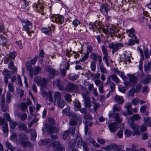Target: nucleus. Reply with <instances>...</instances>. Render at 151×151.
Returning <instances> with one entry per match:
<instances>
[{
  "label": "nucleus",
  "mask_w": 151,
  "mask_h": 151,
  "mask_svg": "<svg viewBox=\"0 0 151 151\" xmlns=\"http://www.w3.org/2000/svg\"><path fill=\"white\" fill-rule=\"evenodd\" d=\"M71 95L68 93L65 94L64 96L65 100L69 103L71 101Z\"/></svg>",
  "instance_id": "nucleus-28"
},
{
  "label": "nucleus",
  "mask_w": 151,
  "mask_h": 151,
  "mask_svg": "<svg viewBox=\"0 0 151 151\" xmlns=\"http://www.w3.org/2000/svg\"><path fill=\"white\" fill-rule=\"evenodd\" d=\"M64 18L61 15H57L55 18V21L56 23H58L59 24L62 23L64 21Z\"/></svg>",
  "instance_id": "nucleus-18"
},
{
  "label": "nucleus",
  "mask_w": 151,
  "mask_h": 151,
  "mask_svg": "<svg viewBox=\"0 0 151 151\" xmlns=\"http://www.w3.org/2000/svg\"><path fill=\"white\" fill-rule=\"evenodd\" d=\"M7 40L4 37H0V45L4 46L6 44Z\"/></svg>",
  "instance_id": "nucleus-39"
},
{
  "label": "nucleus",
  "mask_w": 151,
  "mask_h": 151,
  "mask_svg": "<svg viewBox=\"0 0 151 151\" xmlns=\"http://www.w3.org/2000/svg\"><path fill=\"white\" fill-rule=\"evenodd\" d=\"M139 101V100L138 98H135L132 100V102L133 104L136 105L138 104Z\"/></svg>",
  "instance_id": "nucleus-58"
},
{
  "label": "nucleus",
  "mask_w": 151,
  "mask_h": 151,
  "mask_svg": "<svg viewBox=\"0 0 151 151\" xmlns=\"http://www.w3.org/2000/svg\"><path fill=\"white\" fill-rule=\"evenodd\" d=\"M114 117L117 123H120L122 122V119L120 118L119 114L118 113H114Z\"/></svg>",
  "instance_id": "nucleus-24"
},
{
  "label": "nucleus",
  "mask_w": 151,
  "mask_h": 151,
  "mask_svg": "<svg viewBox=\"0 0 151 151\" xmlns=\"http://www.w3.org/2000/svg\"><path fill=\"white\" fill-rule=\"evenodd\" d=\"M90 57L95 61H99V64L101 63L102 60L100 55L98 54L92 53Z\"/></svg>",
  "instance_id": "nucleus-7"
},
{
  "label": "nucleus",
  "mask_w": 151,
  "mask_h": 151,
  "mask_svg": "<svg viewBox=\"0 0 151 151\" xmlns=\"http://www.w3.org/2000/svg\"><path fill=\"white\" fill-rule=\"evenodd\" d=\"M60 142L59 141H55L51 143L50 145H52L53 147L57 146L60 145Z\"/></svg>",
  "instance_id": "nucleus-59"
},
{
  "label": "nucleus",
  "mask_w": 151,
  "mask_h": 151,
  "mask_svg": "<svg viewBox=\"0 0 151 151\" xmlns=\"http://www.w3.org/2000/svg\"><path fill=\"white\" fill-rule=\"evenodd\" d=\"M20 130H25L27 128L26 125L24 124H20L18 126Z\"/></svg>",
  "instance_id": "nucleus-61"
},
{
  "label": "nucleus",
  "mask_w": 151,
  "mask_h": 151,
  "mask_svg": "<svg viewBox=\"0 0 151 151\" xmlns=\"http://www.w3.org/2000/svg\"><path fill=\"white\" fill-rule=\"evenodd\" d=\"M117 123L114 122L109 124V127L111 132H115L117 130Z\"/></svg>",
  "instance_id": "nucleus-11"
},
{
  "label": "nucleus",
  "mask_w": 151,
  "mask_h": 151,
  "mask_svg": "<svg viewBox=\"0 0 151 151\" xmlns=\"http://www.w3.org/2000/svg\"><path fill=\"white\" fill-rule=\"evenodd\" d=\"M5 145L7 148L11 151H14V150L15 149V148L13 147L12 146L8 141L6 142Z\"/></svg>",
  "instance_id": "nucleus-31"
},
{
  "label": "nucleus",
  "mask_w": 151,
  "mask_h": 151,
  "mask_svg": "<svg viewBox=\"0 0 151 151\" xmlns=\"http://www.w3.org/2000/svg\"><path fill=\"white\" fill-rule=\"evenodd\" d=\"M3 74L5 76H8L9 78H11V76L10 75V73L8 70H5L3 71Z\"/></svg>",
  "instance_id": "nucleus-54"
},
{
  "label": "nucleus",
  "mask_w": 151,
  "mask_h": 151,
  "mask_svg": "<svg viewBox=\"0 0 151 151\" xmlns=\"http://www.w3.org/2000/svg\"><path fill=\"white\" fill-rule=\"evenodd\" d=\"M82 95L84 99L85 107L86 108H90L91 106V104L89 96L85 93H82Z\"/></svg>",
  "instance_id": "nucleus-3"
},
{
  "label": "nucleus",
  "mask_w": 151,
  "mask_h": 151,
  "mask_svg": "<svg viewBox=\"0 0 151 151\" xmlns=\"http://www.w3.org/2000/svg\"><path fill=\"white\" fill-rule=\"evenodd\" d=\"M111 149H114L118 151H120V149L122 147V146L120 145H117L115 144H111Z\"/></svg>",
  "instance_id": "nucleus-27"
},
{
  "label": "nucleus",
  "mask_w": 151,
  "mask_h": 151,
  "mask_svg": "<svg viewBox=\"0 0 151 151\" xmlns=\"http://www.w3.org/2000/svg\"><path fill=\"white\" fill-rule=\"evenodd\" d=\"M8 68L11 70L14 69L15 71H17V68L14 66L13 61H10V63H9Z\"/></svg>",
  "instance_id": "nucleus-32"
},
{
  "label": "nucleus",
  "mask_w": 151,
  "mask_h": 151,
  "mask_svg": "<svg viewBox=\"0 0 151 151\" xmlns=\"http://www.w3.org/2000/svg\"><path fill=\"white\" fill-rule=\"evenodd\" d=\"M21 7L23 9H27L28 10V2L24 0H23V1L22 3V6Z\"/></svg>",
  "instance_id": "nucleus-36"
},
{
  "label": "nucleus",
  "mask_w": 151,
  "mask_h": 151,
  "mask_svg": "<svg viewBox=\"0 0 151 151\" xmlns=\"http://www.w3.org/2000/svg\"><path fill=\"white\" fill-rule=\"evenodd\" d=\"M3 127V131L4 132L6 133L8 132V126L7 123L4 124Z\"/></svg>",
  "instance_id": "nucleus-45"
},
{
  "label": "nucleus",
  "mask_w": 151,
  "mask_h": 151,
  "mask_svg": "<svg viewBox=\"0 0 151 151\" xmlns=\"http://www.w3.org/2000/svg\"><path fill=\"white\" fill-rule=\"evenodd\" d=\"M140 119L141 116L139 114H134L130 119H128V122L131 121L132 122L134 123L135 121H138Z\"/></svg>",
  "instance_id": "nucleus-14"
},
{
  "label": "nucleus",
  "mask_w": 151,
  "mask_h": 151,
  "mask_svg": "<svg viewBox=\"0 0 151 151\" xmlns=\"http://www.w3.org/2000/svg\"><path fill=\"white\" fill-rule=\"evenodd\" d=\"M54 97L56 99H61V93L58 91L55 92L54 93Z\"/></svg>",
  "instance_id": "nucleus-34"
},
{
  "label": "nucleus",
  "mask_w": 151,
  "mask_h": 151,
  "mask_svg": "<svg viewBox=\"0 0 151 151\" xmlns=\"http://www.w3.org/2000/svg\"><path fill=\"white\" fill-rule=\"evenodd\" d=\"M22 144L25 147H28L30 148H31L32 147V145L30 142L28 141L22 140L21 142Z\"/></svg>",
  "instance_id": "nucleus-23"
},
{
  "label": "nucleus",
  "mask_w": 151,
  "mask_h": 151,
  "mask_svg": "<svg viewBox=\"0 0 151 151\" xmlns=\"http://www.w3.org/2000/svg\"><path fill=\"white\" fill-rule=\"evenodd\" d=\"M4 118L6 120H8L9 122L12 121L11 118L9 114L8 113L4 114Z\"/></svg>",
  "instance_id": "nucleus-55"
},
{
  "label": "nucleus",
  "mask_w": 151,
  "mask_h": 151,
  "mask_svg": "<svg viewBox=\"0 0 151 151\" xmlns=\"http://www.w3.org/2000/svg\"><path fill=\"white\" fill-rule=\"evenodd\" d=\"M74 104L75 107L78 109H80L81 107V105L78 101H75L74 102Z\"/></svg>",
  "instance_id": "nucleus-52"
},
{
  "label": "nucleus",
  "mask_w": 151,
  "mask_h": 151,
  "mask_svg": "<svg viewBox=\"0 0 151 151\" xmlns=\"http://www.w3.org/2000/svg\"><path fill=\"white\" fill-rule=\"evenodd\" d=\"M151 67V62H148L145 64V71L147 73H148L150 71Z\"/></svg>",
  "instance_id": "nucleus-26"
},
{
  "label": "nucleus",
  "mask_w": 151,
  "mask_h": 151,
  "mask_svg": "<svg viewBox=\"0 0 151 151\" xmlns=\"http://www.w3.org/2000/svg\"><path fill=\"white\" fill-rule=\"evenodd\" d=\"M109 79H108L107 80V83H109V85L111 88V91L112 92L115 90V85L113 82L111 81V80Z\"/></svg>",
  "instance_id": "nucleus-22"
},
{
  "label": "nucleus",
  "mask_w": 151,
  "mask_h": 151,
  "mask_svg": "<svg viewBox=\"0 0 151 151\" xmlns=\"http://www.w3.org/2000/svg\"><path fill=\"white\" fill-rule=\"evenodd\" d=\"M101 12L104 15H106L108 13L106 6L104 5H102L100 9Z\"/></svg>",
  "instance_id": "nucleus-20"
},
{
  "label": "nucleus",
  "mask_w": 151,
  "mask_h": 151,
  "mask_svg": "<svg viewBox=\"0 0 151 151\" xmlns=\"http://www.w3.org/2000/svg\"><path fill=\"white\" fill-rule=\"evenodd\" d=\"M65 89L67 92L73 91L77 93L79 91L78 86L72 83H68L66 84L65 87Z\"/></svg>",
  "instance_id": "nucleus-2"
},
{
  "label": "nucleus",
  "mask_w": 151,
  "mask_h": 151,
  "mask_svg": "<svg viewBox=\"0 0 151 151\" xmlns=\"http://www.w3.org/2000/svg\"><path fill=\"white\" fill-rule=\"evenodd\" d=\"M57 102L58 107L60 108H63L65 106V103L62 99L57 100Z\"/></svg>",
  "instance_id": "nucleus-25"
},
{
  "label": "nucleus",
  "mask_w": 151,
  "mask_h": 151,
  "mask_svg": "<svg viewBox=\"0 0 151 151\" xmlns=\"http://www.w3.org/2000/svg\"><path fill=\"white\" fill-rule=\"evenodd\" d=\"M9 91L10 92H13L14 89L13 87V84L12 83H9L8 86Z\"/></svg>",
  "instance_id": "nucleus-62"
},
{
  "label": "nucleus",
  "mask_w": 151,
  "mask_h": 151,
  "mask_svg": "<svg viewBox=\"0 0 151 151\" xmlns=\"http://www.w3.org/2000/svg\"><path fill=\"white\" fill-rule=\"evenodd\" d=\"M47 79L42 78L40 80L38 85L41 86V88H46L47 87Z\"/></svg>",
  "instance_id": "nucleus-13"
},
{
  "label": "nucleus",
  "mask_w": 151,
  "mask_h": 151,
  "mask_svg": "<svg viewBox=\"0 0 151 151\" xmlns=\"http://www.w3.org/2000/svg\"><path fill=\"white\" fill-rule=\"evenodd\" d=\"M27 69L29 71V75L32 79L33 78V69L32 68L31 64L29 62L27 63Z\"/></svg>",
  "instance_id": "nucleus-15"
},
{
  "label": "nucleus",
  "mask_w": 151,
  "mask_h": 151,
  "mask_svg": "<svg viewBox=\"0 0 151 151\" xmlns=\"http://www.w3.org/2000/svg\"><path fill=\"white\" fill-rule=\"evenodd\" d=\"M11 59L7 55L5 56L4 59V63L5 64H7L9 63H10V61H12Z\"/></svg>",
  "instance_id": "nucleus-46"
},
{
  "label": "nucleus",
  "mask_w": 151,
  "mask_h": 151,
  "mask_svg": "<svg viewBox=\"0 0 151 151\" xmlns=\"http://www.w3.org/2000/svg\"><path fill=\"white\" fill-rule=\"evenodd\" d=\"M91 68L92 71H94L96 70V62L92 61L91 63Z\"/></svg>",
  "instance_id": "nucleus-48"
},
{
  "label": "nucleus",
  "mask_w": 151,
  "mask_h": 151,
  "mask_svg": "<svg viewBox=\"0 0 151 151\" xmlns=\"http://www.w3.org/2000/svg\"><path fill=\"white\" fill-rule=\"evenodd\" d=\"M77 124V120L75 119H72L70 120L69 124L71 126H76Z\"/></svg>",
  "instance_id": "nucleus-44"
},
{
  "label": "nucleus",
  "mask_w": 151,
  "mask_h": 151,
  "mask_svg": "<svg viewBox=\"0 0 151 151\" xmlns=\"http://www.w3.org/2000/svg\"><path fill=\"white\" fill-rule=\"evenodd\" d=\"M51 142V140L49 138H47L45 139H41L39 142L40 145H44L47 144H50Z\"/></svg>",
  "instance_id": "nucleus-16"
},
{
  "label": "nucleus",
  "mask_w": 151,
  "mask_h": 151,
  "mask_svg": "<svg viewBox=\"0 0 151 151\" xmlns=\"http://www.w3.org/2000/svg\"><path fill=\"white\" fill-rule=\"evenodd\" d=\"M41 68L40 67L37 66L36 67H35V71H33V75H35L39 73L41 71Z\"/></svg>",
  "instance_id": "nucleus-38"
},
{
  "label": "nucleus",
  "mask_w": 151,
  "mask_h": 151,
  "mask_svg": "<svg viewBox=\"0 0 151 151\" xmlns=\"http://www.w3.org/2000/svg\"><path fill=\"white\" fill-rule=\"evenodd\" d=\"M78 145H81L83 147V148L84 151H89V149L87 147L86 144L84 142L81 141V142H79L77 143Z\"/></svg>",
  "instance_id": "nucleus-19"
},
{
  "label": "nucleus",
  "mask_w": 151,
  "mask_h": 151,
  "mask_svg": "<svg viewBox=\"0 0 151 151\" xmlns=\"http://www.w3.org/2000/svg\"><path fill=\"white\" fill-rule=\"evenodd\" d=\"M47 129L48 133L50 134H51L52 133H57L58 131V129L57 127L50 125L47 126Z\"/></svg>",
  "instance_id": "nucleus-8"
},
{
  "label": "nucleus",
  "mask_w": 151,
  "mask_h": 151,
  "mask_svg": "<svg viewBox=\"0 0 151 151\" xmlns=\"http://www.w3.org/2000/svg\"><path fill=\"white\" fill-rule=\"evenodd\" d=\"M53 84L54 86H55L56 85V86L58 88L59 90L62 91L64 90V86L61 85L60 81L59 79H57L55 81H54Z\"/></svg>",
  "instance_id": "nucleus-10"
},
{
  "label": "nucleus",
  "mask_w": 151,
  "mask_h": 151,
  "mask_svg": "<svg viewBox=\"0 0 151 151\" xmlns=\"http://www.w3.org/2000/svg\"><path fill=\"white\" fill-rule=\"evenodd\" d=\"M16 55V53L15 52H14L12 53H10L8 55H7L8 56H9V57L11 59H14Z\"/></svg>",
  "instance_id": "nucleus-50"
},
{
  "label": "nucleus",
  "mask_w": 151,
  "mask_h": 151,
  "mask_svg": "<svg viewBox=\"0 0 151 151\" xmlns=\"http://www.w3.org/2000/svg\"><path fill=\"white\" fill-rule=\"evenodd\" d=\"M76 145V141L75 140L71 141L69 143L68 148L71 150L75 149Z\"/></svg>",
  "instance_id": "nucleus-29"
},
{
  "label": "nucleus",
  "mask_w": 151,
  "mask_h": 151,
  "mask_svg": "<svg viewBox=\"0 0 151 151\" xmlns=\"http://www.w3.org/2000/svg\"><path fill=\"white\" fill-rule=\"evenodd\" d=\"M108 79H109L110 80V79H111L112 81L116 84L119 83L120 82L119 79L115 74H112L109 76L107 77V80Z\"/></svg>",
  "instance_id": "nucleus-12"
},
{
  "label": "nucleus",
  "mask_w": 151,
  "mask_h": 151,
  "mask_svg": "<svg viewBox=\"0 0 151 151\" xmlns=\"http://www.w3.org/2000/svg\"><path fill=\"white\" fill-rule=\"evenodd\" d=\"M9 122L11 127L13 129H14L16 126L18 124L17 123L15 122H12V121L11 122Z\"/></svg>",
  "instance_id": "nucleus-63"
},
{
  "label": "nucleus",
  "mask_w": 151,
  "mask_h": 151,
  "mask_svg": "<svg viewBox=\"0 0 151 151\" xmlns=\"http://www.w3.org/2000/svg\"><path fill=\"white\" fill-rule=\"evenodd\" d=\"M130 127L133 129L132 135L133 136L135 135L139 136L140 132L139 130V126L135 124L134 123L132 122L131 121L128 122Z\"/></svg>",
  "instance_id": "nucleus-1"
},
{
  "label": "nucleus",
  "mask_w": 151,
  "mask_h": 151,
  "mask_svg": "<svg viewBox=\"0 0 151 151\" xmlns=\"http://www.w3.org/2000/svg\"><path fill=\"white\" fill-rule=\"evenodd\" d=\"M22 22L23 30L27 31V33L29 34V32H31L30 30L32 27V23L28 20H24Z\"/></svg>",
  "instance_id": "nucleus-5"
},
{
  "label": "nucleus",
  "mask_w": 151,
  "mask_h": 151,
  "mask_svg": "<svg viewBox=\"0 0 151 151\" xmlns=\"http://www.w3.org/2000/svg\"><path fill=\"white\" fill-rule=\"evenodd\" d=\"M118 89L119 91L123 93H124L126 90V87L124 86H119Z\"/></svg>",
  "instance_id": "nucleus-51"
},
{
  "label": "nucleus",
  "mask_w": 151,
  "mask_h": 151,
  "mask_svg": "<svg viewBox=\"0 0 151 151\" xmlns=\"http://www.w3.org/2000/svg\"><path fill=\"white\" fill-rule=\"evenodd\" d=\"M114 101L117 103L122 104L124 102L123 98L120 96L116 95L114 97Z\"/></svg>",
  "instance_id": "nucleus-17"
},
{
  "label": "nucleus",
  "mask_w": 151,
  "mask_h": 151,
  "mask_svg": "<svg viewBox=\"0 0 151 151\" xmlns=\"http://www.w3.org/2000/svg\"><path fill=\"white\" fill-rule=\"evenodd\" d=\"M100 106V105L97 103H93V109L95 111H96Z\"/></svg>",
  "instance_id": "nucleus-53"
},
{
  "label": "nucleus",
  "mask_w": 151,
  "mask_h": 151,
  "mask_svg": "<svg viewBox=\"0 0 151 151\" xmlns=\"http://www.w3.org/2000/svg\"><path fill=\"white\" fill-rule=\"evenodd\" d=\"M132 134V132H131L129 130L126 129L125 131V134L126 136L127 137H129L131 134Z\"/></svg>",
  "instance_id": "nucleus-56"
},
{
  "label": "nucleus",
  "mask_w": 151,
  "mask_h": 151,
  "mask_svg": "<svg viewBox=\"0 0 151 151\" xmlns=\"http://www.w3.org/2000/svg\"><path fill=\"white\" fill-rule=\"evenodd\" d=\"M40 79H41L40 77L36 76L34 78V81L35 83L38 84L40 82Z\"/></svg>",
  "instance_id": "nucleus-64"
},
{
  "label": "nucleus",
  "mask_w": 151,
  "mask_h": 151,
  "mask_svg": "<svg viewBox=\"0 0 151 151\" xmlns=\"http://www.w3.org/2000/svg\"><path fill=\"white\" fill-rule=\"evenodd\" d=\"M20 106L22 111H24L25 110H27V105L26 103H22L20 105Z\"/></svg>",
  "instance_id": "nucleus-37"
},
{
  "label": "nucleus",
  "mask_w": 151,
  "mask_h": 151,
  "mask_svg": "<svg viewBox=\"0 0 151 151\" xmlns=\"http://www.w3.org/2000/svg\"><path fill=\"white\" fill-rule=\"evenodd\" d=\"M129 82L132 84H136L138 80V78L134 74H128Z\"/></svg>",
  "instance_id": "nucleus-9"
},
{
  "label": "nucleus",
  "mask_w": 151,
  "mask_h": 151,
  "mask_svg": "<svg viewBox=\"0 0 151 151\" xmlns=\"http://www.w3.org/2000/svg\"><path fill=\"white\" fill-rule=\"evenodd\" d=\"M78 77V75H73L70 74L69 75L68 78L71 81H75Z\"/></svg>",
  "instance_id": "nucleus-33"
},
{
  "label": "nucleus",
  "mask_w": 151,
  "mask_h": 151,
  "mask_svg": "<svg viewBox=\"0 0 151 151\" xmlns=\"http://www.w3.org/2000/svg\"><path fill=\"white\" fill-rule=\"evenodd\" d=\"M135 92V88H132L128 92V96H130L133 97L134 96V93Z\"/></svg>",
  "instance_id": "nucleus-42"
},
{
  "label": "nucleus",
  "mask_w": 151,
  "mask_h": 151,
  "mask_svg": "<svg viewBox=\"0 0 151 151\" xmlns=\"http://www.w3.org/2000/svg\"><path fill=\"white\" fill-rule=\"evenodd\" d=\"M42 32L44 33L46 35H50L51 34V30L50 28L47 29L44 28L42 29Z\"/></svg>",
  "instance_id": "nucleus-35"
},
{
  "label": "nucleus",
  "mask_w": 151,
  "mask_h": 151,
  "mask_svg": "<svg viewBox=\"0 0 151 151\" xmlns=\"http://www.w3.org/2000/svg\"><path fill=\"white\" fill-rule=\"evenodd\" d=\"M99 65L101 72L103 73H106L107 72V70L104 67L101 65V63L100 64H99Z\"/></svg>",
  "instance_id": "nucleus-47"
},
{
  "label": "nucleus",
  "mask_w": 151,
  "mask_h": 151,
  "mask_svg": "<svg viewBox=\"0 0 151 151\" xmlns=\"http://www.w3.org/2000/svg\"><path fill=\"white\" fill-rule=\"evenodd\" d=\"M84 118L86 119H89L90 120H91L92 119V116L89 114H86L84 116Z\"/></svg>",
  "instance_id": "nucleus-60"
},
{
  "label": "nucleus",
  "mask_w": 151,
  "mask_h": 151,
  "mask_svg": "<svg viewBox=\"0 0 151 151\" xmlns=\"http://www.w3.org/2000/svg\"><path fill=\"white\" fill-rule=\"evenodd\" d=\"M122 44L119 43L114 44L111 43L109 45V48L112 49V53L114 54V53L118 51L119 49L123 46Z\"/></svg>",
  "instance_id": "nucleus-4"
},
{
  "label": "nucleus",
  "mask_w": 151,
  "mask_h": 151,
  "mask_svg": "<svg viewBox=\"0 0 151 151\" xmlns=\"http://www.w3.org/2000/svg\"><path fill=\"white\" fill-rule=\"evenodd\" d=\"M9 107L5 104H1V109L3 112H5L8 110Z\"/></svg>",
  "instance_id": "nucleus-41"
},
{
  "label": "nucleus",
  "mask_w": 151,
  "mask_h": 151,
  "mask_svg": "<svg viewBox=\"0 0 151 151\" xmlns=\"http://www.w3.org/2000/svg\"><path fill=\"white\" fill-rule=\"evenodd\" d=\"M151 79L150 76L149 74L145 76V78L144 80H142V83L146 84L149 83Z\"/></svg>",
  "instance_id": "nucleus-21"
},
{
  "label": "nucleus",
  "mask_w": 151,
  "mask_h": 151,
  "mask_svg": "<svg viewBox=\"0 0 151 151\" xmlns=\"http://www.w3.org/2000/svg\"><path fill=\"white\" fill-rule=\"evenodd\" d=\"M107 30L108 32L114 34V32H117V30L115 31L114 28L113 27H108L107 28Z\"/></svg>",
  "instance_id": "nucleus-43"
},
{
  "label": "nucleus",
  "mask_w": 151,
  "mask_h": 151,
  "mask_svg": "<svg viewBox=\"0 0 151 151\" xmlns=\"http://www.w3.org/2000/svg\"><path fill=\"white\" fill-rule=\"evenodd\" d=\"M45 70L49 73V77L53 78L55 75H58L59 73L55 69H53L49 65H47L45 68Z\"/></svg>",
  "instance_id": "nucleus-6"
},
{
  "label": "nucleus",
  "mask_w": 151,
  "mask_h": 151,
  "mask_svg": "<svg viewBox=\"0 0 151 151\" xmlns=\"http://www.w3.org/2000/svg\"><path fill=\"white\" fill-rule=\"evenodd\" d=\"M11 95L10 93H8L6 98V100L7 103L9 104L11 102Z\"/></svg>",
  "instance_id": "nucleus-57"
},
{
  "label": "nucleus",
  "mask_w": 151,
  "mask_h": 151,
  "mask_svg": "<svg viewBox=\"0 0 151 151\" xmlns=\"http://www.w3.org/2000/svg\"><path fill=\"white\" fill-rule=\"evenodd\" d=\"M144 121L145 124L151 127V118L149 117L145 118Z\"/></svg>",
  "instance_id": "nucleus-30"
},
{
  "label": "nucleus",
  "mask_w": 151,
  "mask_h": 151,
  "mask_svg": "<svg viewBox=\"0 0 151 151\" xmlns=\"http://www.w3.org/2000/svg\"><path fill=\"white\" fill-rule=\"evenodd\" d=\"M70 108L69 107H67L63 110V113L64 114L69 115L70 114Z\"/></svg>",
  "instance_id": "nucleus-40"
},
{
  "label": "nucleus",
  "mask_w": 151,
  "mask_h": 151,
  "mask_svg": "<svg viewBox=\"0 0 151 151\" xmlns=\"http://www.w3.org/2000/svg\"><path fill=\"white\" fill-rule=\"evenodd\" d=\"M142 85L140 84H137L136 86V88H135V92L138 93L140 91V90L142 87Z\"/></svg>",
  "instance_id": "nucleus-49"
}]
</instances>
